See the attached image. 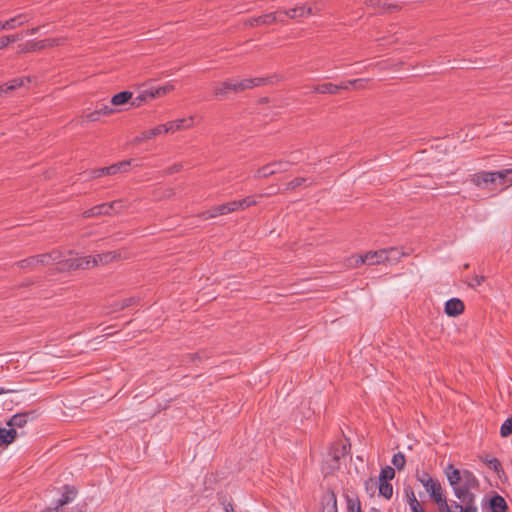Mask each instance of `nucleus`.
<instances>
[{"label": "nucleus", "mask_w": 512, "mask_h": 512, "mask_svg": "<svg viewBox=\"0 0 512 512\" xmlns=\"http://www.w3.org/2000/svg\"><path fill=\"white\" fill-rule=\"evenodd\" d=\"M405 462H406L405 456L402 453H397L392 458V464L397 469H403L405 466Z\"/></svg>", "instance_id": "37"}, {"label": "nucleus", "mask_w": 512, "mask_h": 512, "mask_svg": "<svg viewBox=\"0 0 512 512\" xmlns=\"http://www.w3.org/2000/svg\"><path fill=\"white\" fill-rule=\"evenodd\" d=\"M2 30H5V29H4L3 23L0 22V31H2Z\"/></svg>", "instance_id": "56"}, {"label": "nucleus", "mask_w": 512, "mask_h": 512, "mask_svg": "<svg viewBox=\"0 0 512 512\" xmlns=\"http://www.w3.org/2000/svg\"><path fill=\"white\" fill-rule=\"evenodd\" d=\"M369 6L391 11L399 7L396 0H369Z\"/></svg>", "instance_id": "20"}, {"label": "nucleus", "mask_w": 512, "mask_h": 512, "mask_svg": "<svg viewBox=\"0 0 512 512\" xmlns=\"http://www.w3.org/2000/svg\"><path fill=\"white\" fill-rule=\"evenodd\" d=\"M501 436L507 437L512 434V417L508 418L500 428Z\"/></svg>", "instance_id": "36"}, {"label": "nucleus", "mask_w": 512, "mask_h": 512, "mask_svg": "<svg viewBox=\"0 0 512 512\" xmlns=\"http://www.w3.org/2000/svg\"><path fill=\"white\" fill-rule=\"evenodd\" d=\"M131 98H132L131 92L123 91L118 94H115L111 99V103L115 106H120V105L126 104Z\"/></svg>", "instance_id": "25"}, {"label": "nucleus", "mask_w": 512, "mask_h": 512, "mask_svg": "<svg viewBox=\"0 0 512 512\" xmlns=\"http://www.w3.org/2000/svg\"><path fill=\"white\" fill-rule=\"evenodd\" d=\"M16 431L14 428H0V445H8L14 441Z\"/></svg>", "instance_id": "21"}, {"label": "nucleus", "mask_w": 512, "mask_h": 512, "mask_svg": "<svg viewBox=\"0 0 512 512\" xmlns=\"http://www.w3.org/2000/svg\"><path fill=\"white\" fill-rule=\"evenodd\" d=\"M384 251L387 256L386 257L387 263H395L404 255V253L401 252L400 250H398L397 248H391V249L384 250Z\"/></svg>", "instance_id": "30"}, {"label": "nucleus", "mask_w": 512, "mask_h": 512, "mask_svg": "<svg viewBox=\"0 0 512 512\" xmlns=\"http://www.w3.org/2000/svg\"><path fill=\"white\" fill-rule=\"evenodd\" d=\"M304 182H306L305 178H301V177L295 178L294 180L290 181L287 184V189H291V190L296 189L297 187L302 185Z\"/></svg>", "instance_id": "39"}, {"label": "nucleus", "mask_w": 512, "mask_h": 512, "mask_svg": "<svg viewBox=\"0 0 512 512\" xmlns=\"http://www.w3.org/2000/svg\"><path fill=\"white\" fill-rule=\"evenodd\" d=\"M464 303L459 298H451L445 303L444 311L450 317H457L464 312Z\"/></svg>", "instance_id": "14"}, {"label": "nucleus", "mask_w": 512, "mask_h": 512, "mask_svg": "<svg viewBox=\"0 0 512 512\" xmlns=\"http://www.w3.org/2000/svg\"><path fill=\"white\" fill-rule=\"evenodd\" d=\"M122 201H114L110 204H101L97 205L89 210L84 212L85 218H91L94 216H98L101 214H110L111 212H119L122 208Z\"/></svg>", "instance_id": "8"}, {"label": "nucleus", "mask_w": 512, "mask_h": 512, "mask_svg": "<svg viewBox=\"0 0 512 512\" xmlns=\"http://www.w3.org/2000/svg\"><path fill=\"white\" fill-rule=\"evenodd\" d=\"M91 177L92 178H99V177H102L104 175H107L106 174V167L104 168H99V169H95L91 172Z\"/></svg>", "instance_id": "44"}, {"label": "nucleus", "mask_w": 512, "mask_h": 512, "mask_svg": "<svg viewBox=\"0 0 512 512\" xmlns=\"http://www.w3.org/2000/svg\"><path fill=\"white\" fill-rule=\"evenodd\" d=\"M483 282H484V276L475 275L470 282V286L476 287V286L481 285Z\"/></svg>", "instance_id": "43"}, {"label": "nucleus", "mask_w": 512, "mask_h": 512, "mask_svg": "<svg viewBox=\"0 0 512 512\" xmlns=\"http://www.w3.org/2000/svg\"><path fill=\"white\" fill-rule=\"evenodd\" d=\"M14 392H15V390H13V389H5L3 387H0V395L14 393Z\"/></svg>", "instance_id": "48"}, {"label": "nucleus", "mask_w": 512, "mask_h": 512, "mask_svg": "<svg viewBox=\"0 0 512 512\" xmlns=\"http://www.w3.org/2000/svg\"><path fill=\"white\" fill-rule=\"evenodd\" d=\"M440 512H478V506L473 502H448Z\"/></svg>", "instance_id": "12"}, {"label": "nucleus", "mask_w": 512, "mask_h": 512, "mask_svg": "<svg viewBox=\"0 0 512 512\" xmlns=\"http://www.w3.org/2000/svg\"><path fill=\"white\" fill-rule=\"evenodd\" d=\"M277 20L278 19L275 13L267 14L262 18V22L265 24H271L273 22H276Z\"/></svg>", "instance_id": "42"}, {"label": "nucleus", "mask_w": 512, "mask_h": 512, "mask_svg": "<svg viewBox=\"0 0 512 512\" xmlns=\"http://www.w3.org/2000/svg\"><path fill=\"white\" fill-rule=\"evenodd\" d=\"M169 133L167 123L160 124L154 128L143 131L139 136L135 137L133 140V144L137 145L141 142L148 141L154 139L155 137Z\"/></svg>", "instance_id": "11"}, {"label": "nucleus", "mask_w": 512, "mask_h": 512, "mask_svg": "<svg viewBox=\"0 0 512 512\" xmlns=\"http://www.w3.org/2000/svg\"><path fill=\"white\" fill-rule=\"evenodd\" d=\"M225 510H226L227 512H232V511H233V508L231 507V505H227V506L225 507Z\"/></svg>", "instance_id": "54"}, {"label": "nucleus", "mask_w": 512, "mask_h": 512, "mask_svg": "<svg viewBox=\"0 0 512 512\" xmlns=\"http://www.w3.org/2000/svg\"><path fill=\"white\" fill-rule=\"evenodd\" d=\"M369 482L374 483L373 479H370L369 481L366 482L367 487H368Z\"/></svg>", "instance_id": "57"}, {"label": "nucleus", "mask_w": 512, "mask_h": 512, "mask_svg": "<svg viewBox=\"0 0 512 512\" xmlns=\"http://www.w3.org/2000/svg\"><path fill=\"white\" fill-rule=\"evenodd\" d=\"M3 93H8V91H6V85H4V86H0V96H1Z\"/></svg>", "instance_id": "51"}, {"label": "nucleus", "mask_w": 512, "mask_h": 512, "mask_svg": "<svg viewBox=\"0 0 512 512\" xmlns=\"http://www.w3.org/2000/svg\"><path fill=\"white\" fill-rule=\"evenodd\" d=\"M36 31H37V29H31V30L29 31V34H31V35H32V34L36 33Z\"/></svg>", "instance_id": "55"}, {"label": "nucleus", "mask_w": 512, "mask_h": 512, "mask_svg": "<svg viewBox=\"0 0 512 512\" xmlns=\"http://www.w3.org/2000/svg\"><path fill=\"white\" fill-rule=\"evenodd\" d=\"M169 133H174L176 131L189 129L193 126V118H181L173 121L167 122Z\"/></svg>", "instance_id": "16"}, {"label": "nucleus", "mask_w": 512, "mask_h": 512, "mask_svg": "<svg viewBox=\"0 0 512 512\" xmlns=\"http://www.w3.org/2000/svg\"><path fill=\"white\" fill-rule=\"evenodd\" d=\"M489 464H490V466H491L493 469H495V470H497V469H498V467H499V465H500V464H499V462H498V460H496V459H492V460H490V461H489Z\"/></svg>", "instance_id": "47"}, {"label": "nucleus", "mask_w": 512, "mask_h": 512, "mask_svg": "<svg viewBox=\"0 0 512 512\" xmlns=\"http://www.w3.org/2000/svg\"><path fill=\"white\" fill-rule=\"evenodd\" d=\"M262 197L261 195L257 196V198ZM257 203L255 196H249L243 198L241 200H233L228 203L219 204L211 207L202 213V220H209L216 218L218 216H223L229 214L234 211L242 210L248 208Z\"/></svg>", "instance_id": "2"}, {"label": "nucleus", "mask_w": 512, "mask_h": 512, "mask_svg": "<svg viewBox=\"0 0 512 512\" xmlns=\"http://www.w3.org/2000/svg\"><path fill=\"white\" fill-rule=\"evenodd\" d=\"M273 170H278V173H279L281 171H284L285 168H284V166H282V167H273Z\"/></svg>", "instance_id": "52"}, {"label": "nucleus", "mask_w": 512, "mask_h": 512, "mask_svg": "<svg viewBox=\"0 0 512 512\" xmlns=\"http://www.w3.org/2000/svg\"><path fill=\"white\" fill-rule=\"evenodd\" d=\"M59 45V40L58 39H54L51 43H47V45ZM46 46V43L43 42V44L41 45V47H45Z\"/></svg>", "instance_id": "50"}, {"label": "nucleus", "mask_w": 512, "mask_h": 512, "mask_svg": "<svg viewBox=\"0 0 512 512\" xmlns=\"http://www.w3.org/2000/svg\"><path fill=\"white\" fill-rule=\"evenodd\" d=\"M365 264V256L364 255H353L349 257L346 261V265L349 268H356Z\"/></svg>", "instance_id": "32"}, {"label": "nucleus", "mask_w": 512, "mask_h": 512, "mask_svg": "<svg viewBox=\"0 0 512 512\" xmlns=\"http://www.w3.org/2000/svg\"><path fill=\"white\" fill-rule=\"evenodd\" d=\"M28 265L36 266V265H49L52 263H57L59 267L62 266V255L60 252L55 251L49 254H43L40 256L32 257L28 260H26Z\"/></svg>", "instance_id": "9"}, {"label": "nucleus", "mask_w": 512, "mask_h": 512, "mask_svg": "<svg viewBox=\"0 0 512 512\" xmlns=\"http://www.w3.org/2000/svg\"><path fill=\"white\" fill-rule=\"evenodd\" d=\"M322 512H337V501L334 493L327 492L323 495Z\"/></svg>", "instance_id": "18"}, {"label": "nucleus", "mask_w": 512, "mask_h": 512, "mask_svg": "<svg viewBox=\"0 0 512 512\" xmlns=\"http://www.w3.org/2000/svg\"><path fill=\"white\" fill-rule=\"evenodd\" d=\"M27 422V415L25 414H17L14 415L8 422V426L13 427H23Z\"/></svg>", "instance_id": "31"}, {"label": "nucleus", "mask_w": 512, "mask_h": 512, "mask_svg": "<svg viewBox=\"0 0 512 512\" xmlns=\"http://www.w3.org/2000/svg\"><path fill=\"white\" fill-rule=\"evenodd\" d=\"M74 497H75L74 490L70 489V488H66V491L63 494L62 498L59 500L57 507H55L53 510L49 509L48 512H56L60 506H63L65 504L69 503L70 501H72L74 499Z\"/></svg>", "instance_id": "28"}, {"label": "nucleus", "mask_w": 512, "mask_h": 512, "mask_svg": "<svg viewBox=\"0 0 512 512\" xmlns=\"http://www.w3.org/2000/svg\"><path fill=\"white\" fill-rule=\"evenodd\" d=\"M25 16L20 14L16 17H13L7 21L2 22L5 30H12L17 26H20L24 23Z\"/></svg>", "instance_id": "27"}, {"label": "nucleus", "mask_w": 512, "mask_h": 512, "mask_svg": "<svg viewBox=\"0 0 512 512\" xmlns=\"http://www.w3.org/2000/svg\"><path fill=\"white\" fill-rule=\"evenodd\" d=\"M433 502L437 505L438 511L440 512L444 506L448 503L447 498L445 496L444 490L441 487L430 497Z\"/></svg>", "instance_id": "23"}, {"label": "nucleus", "mask_w": 512, "mask_h": 512, "mask_svg": "<svg viewBox=\"0 0 512 512\" xmlns=\"http://www.w3.org/2000/svg\"><path fill=\"white\" fill-rule=\"evenodd\" d=\"M348 508L350 512H361L360 503L354 499H348Z\"/></svg>", "instance_id": "40"}, {"label": "nucleus", "mask_w": 512, "mask_h": 512, "mask_svg": "<svg viewBox=\"0 0 512 512\" xmlns=\"http://www.w3.org/2000/svg\"><path fill=\"white\" fill-rule=\"evenodd\" d=\"M285 165L286 164L283 162H274V163L267 164V165L263 166L262 168L258 169L255 176L257 178L269 177L271 175L278 173V170H273V167H282Z\"/></svg>", "instance_id": "19"}, {"label": "nucleus", "mask_w": 512, "mask_h": 512, "mask_svg": "<svg viewBox=\"0 0 512 512\" xmlns=\"http://www.w3.org/2000/svg\"><path fill=\"white\" fill-rule=\"evenodd\" d=\"M311 5H312V15L317 14L318 13V9L316 7H314L313 4H311Z\"/></svg>", "instance_id": "53"}, {"label": "nucleus", "mask_w": 512, "mask_h": 512, "mask_svg": "<svg viewBox=\"0 0 512 512\" xmlns=\"http://www.w3.org/2000/svg\"><path fill=\"white\" fill-rule=\"evenodd\" d=\"M283 13L290 19L300 21L302 18L312 15V5L309 3H299L291 9L283 10Z\"/></svg>", "instance_id": "10"}, {"label": "nucleus", "mask_w": 512, "mask_h": 512, "mask_svg": "<svg viewBox=\"0 0 512 512\" xmlns=\"http://www.w3.org/2000/svg\"><path fill=\"white\" fill-rule=\"evenodd\" d=\"M99 116H100V115H98V113H97V111H96V112H93V113L89 114V115H88V118H89V120H91V121H95V120H97V119H98V117H99Z\"/></svg>", "instance_id": "49"}, {"label": "nucleus", "mask_w": 512, "mask_h": 512, "mask_svg": "<svg viewBox=\"0 0 512 512\" xmlns=\"http://www.w3.org/2000/svg\"><path fill=\"white\" fill-rule=\"evenodd\" d=\"M230 88H223V82L217 83L213 87V92L215 96L222 97L225 96L230 90Z\"/></svg>", "instance_id": "38"}, {"label": "nucleus", "mask_w": 512, "mask_h": 512, "mask_svg": "<svg viewBox=\"0 0 512 512\" xmlns=\"http://www.w3.org/2000/svg\"><path fill=\"white\" fill-rule=\"evenodd\" d=\"M30 81H31L30 77L14 79L9 84H6V91L9 92L18 87L24 86L26 82H30Z\"/></svg>", "instance_id": "33"}, {"label": "nucleus", "mask_w": 512, "mask_h": 512, "mask_svg": "<svg viewBox=\"0 0 512 512\" xmlns=\"http://www.w3.org/2000/svg\"><path fill=\"white\" fill-rule=\"evenodd\" d=\"M379 493L384 496L386 499H389L392 497L393 494V487L391 484L387 482H380L379 484Z\"/></svg>", "instance_id": "35"}, {"label": "nucleus", "mask_w": 512, "mask_h": 512, "mask_svg": "<svg viewBox=\"0 0 512 512\" xmlns=\"http://www.w3.org/2000/svg\"><path fill=\"white\" fill-rule=\"evenodd\" d=\"M363 82L362 79H355L348 81L345 84L342 85H335L332 83H323L320 85H317L314 87V92L316 93H322V94H336L341 89H348L349 85L354 86L355 88H363Z\"/></svg>", "instance_id": "6"}, {"label": "nucleus", "mask_w": 512, "mask_h": 512, "mask_svg": "<svg viewBox=\"0 0 512 512\" xmlns=\"http://www.w3.org/2000/svg\"><path fill=\"white\" fill-rule=\"evenodd\" d=\"M98 259V265H107L120 258V254L114 251L93 256Z\"/></svg>", "instance_id": "22"}, {"label": "nucleus", "mask_w": 512, "mask_h": 512, "mask_svg": "<svg viewBox=\"0 0 512 512\" xmlns=\"http://www.w3.org/2000/svg\"><path fill=\"white\" fill-rule=\"evenodd\" d=\"M444 474L454 496L460 502L476 503L475 491L478 490L479 482L472 472L466 469H457L449 464L445 467Z\"/></svg>", "instance_id": "1"}, {"label": "nucleus", "mask_w": 512, "mask_h": 512, "mask_svg": "<svg viewBox=\"0 0 512 512\" xmlns=\"http://www.w3.org/2000/svg\"><path fill=\"white\" fill-rule=\"evenodd\" d=\"M181 168H182V166L180 164H176V165L172 166L171 168H169L168 173L172 174V173L178 172L181 170Z\"/></svg>", "instance_id": "46"}, {"label": "nucleus", "mask_w": 512, "mask_h": 512, "mask_svg": "<svg viewBox=\"0 0 512 512\" xmlns=\"http://www.w3.org/2000/svg\"><path fill=\"white\" fill-rule=\"evenodd\" d=\"M404 497L411 512H425L411 487L404 488Z\"/></svg>", "instance_id": "15"}, {"label": "nucleus", "mask_w": 512, "mask_h": 512, "mask_svg": "<svg viewBox=\"0 0 512 512\" xmlns=\"http://www.w3.org/2000/svg\"><path fill=\"white\" fill-rule=\"evenodd\" d=\"M471 182L478 187L487 188L496 182L504 187L512 185V169L498 172H480L471 176Z\"/></svg>", "instance_id": "3"}, {"label": "nucleus", "mask_w": 512, "mask_h": 512, "mask_svg": "<svg viewBox=\"0 0 512 512\" xmlns=\"http://www.w3.org/2000/svg\"><path fill=\"white\" fill-rule=\"evenodd\" d=\"M130 165V161H122L117 164H113L109 167H106L107 175H116L117 173L123 172L127 170V167Z\"/></svg>", "instance_id": "26"}, {"label": "nucleus", "mask_w": 512, "mask_h": 512, "mask_svg": "<svg viewBox=\"0 0 512 512\" xmlns=\"http://www.w3.org/2000/svg\"><path fill=\"white\" fill-rule=\"evenodd\" d=\"M264 82L263 78H253L244 80H228L223 82V88H230V91H243L246 89L259 86Z\"/></svg>", "instance_id": "7"}, {"label": "nucleus", "mask_w": 512, "mask_h": 512, "mask_svg": "<svg viewBox=\"0 0 512 512\" xmlns=\"http://www.w3.org/2000/svg\"><path fill=\"white\" fill-rule=\"evenodd\" d=\"M417 480L423 485L426 492L431 495H433L438 489L442 487L440 482L433 477H431L428 473H421L417 476Z\"/></svg>", "instance_id": "13"}, {"label": "nucleus", "mask_w": 512, "mask_h": 512, "mask_svg": "<svg viewBox=\"0 0 512 512\" xmlns=\"http://www.w3.org/2000/svg\"><path fill=\"white\" fill-rule=\"evenodd\" d=\"M365 264L367 265H376L386 262V254L384 250L379 251H370L365 255Z\"/></svg>", "instance_id": "17"}, {"label": "nucleus", "mask_w": 512, "mask_h": 512, "mask_svg": "<svg viewBox=\"0 0 512 512\" xmlns=\"http://www.w3.org/2000/svg\"><path fill=\"white\" fill-rule=\"evenodd\" d=\"M62 261V266L58 267L60 270L90 269L98 266V259L93 256H70Z\"/></svg>", "instance_id": "4"}, {"label": "nucleus", "mask_w": 512, "mask_h": 512, "mask_svg": "<svg viewBox=\"0 0 512 512\" xmlns=\"http://www.w3.org/2000/svg\"><path fill=\"white\" fill-rule=\"evenodd\" d=\"M395 476V471L392 467L386 466L380 472V482H387V480H392Z\"/></svg>", "instance_id": "34"}, {"label": "nucleus", "mask_w": 512, "mask_h": 512, "mask_svg": "<svg viewBox=\"0 0 512 512\" xmlns=\"http://www.w3.org/2000/svg\"><path fill=\"white\" fill-rule=\"evenodd\" d=\"M490 507L492 512H506L507 509L506 501L501 496H494L490 500Z\"/></svg>", "instance_id": "24"}, {"label": "nucleus", "mask_w": 512, "mask_h": 512, "mask_svg": "<svg viewBox=\"0 0 512 512\" xmlns=\"http://www.w3.org/2000/svg\"><path fill=\"white\" fill-rule=\"evenodd\" d=\"M74 497H75L74 490L70 489V488H66V491L63 494L62 498L59 500L57 507H55L53 510L49 509L48 512H56L60 506H63L65 504L69 503L70 501H72L74 499Z\"/></svg>", "instance_id": "29"}, {"label": "nucleus", "mask_w": 512, "mask_h": 512, "mask_svg": "<svg viewBox=\"0 0 512 512\" xmlns=\"http://www.w3.org/2000/svg\"><path fill=\"white\" fill-rule=\"evenodd\" d=\"M98 115H111L114 113V110L108 106H104L103 108H101L99 111H97Z\"/></svg>", "instance_id": "45"}, {"label": "nucleus", "mask_w": 512, "mask_h": 512, "mask_svg": "<svg viewBox=\"0 0 512 512\" xmlns=\"http://www.w3.org/2000/svg\"><path fill=\"white\" fill-rule=\"evenodd\" d=\"M16 37L14 36H4L0 38V49L8 46L11 42L16 41Z\"/></svg>", "instance_id": "41"}, {"label": "nucleus", "mask_w": 512, "mask_h": 512, "mask_svg": "<svg viewBox=\"0 0 512 512\" xmlns=\"http://www.w3.org/2000/svg\"><path fill=\"white\" fill-rule=\"evenodd\" d=\"M174 89V84L172 82H168L156 89L144 90L139 94L138 97L135 98L133 104L139 106L142 102L149 99L165 96L166 94L172 92Z\"/></svg>", "instance_id": "5"}]
</instances>
